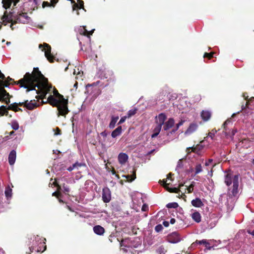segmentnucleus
I'll return each instance as SVG.
<instances>
[{
  "mask_svg": "<svg viewBox=\"0 0 254 254\" xmlns=\"http://www.w3.org/2000/svg\"><path fill=\"white\" fill-rule=\"evenodd\" d=\"M17 84L21 87L27 89V92L35 90V93L37 94L36 98L38 100L43 99L52 88L48 79L39 70L38 68H34L32 73L27 72L23 78L18 80Z\"/></svg>",
  "mask_w": 254,
  "mask_h": 254,
  "instance_id": "obj_1",
  "label": "nucleus"
},
{
  "mask_svg": "<svg viewBox=\"0 0 254 254\" xmlns=\"http://www.w3.org/2000/svg\"><path fill=\"white\" fill-rule=\"evenodd\" d=\"M53 93L55 97L51 95L48 98L47 101L53 106L57 107L59 116H65L68 112L67 100L65 99L56 89L54 90Z\"/></svg>",
  "mask_w": 254,
  "mask_h": 254,
  "instance_id": "obj_2",
  "label": "nucleus"
},
{
  "mask_svg": "<svg viewBox=\"0 0 254 254\" xmlns=\"http://www.w3.org/2000/svg\"><path fill=\"white\" fill-rule=\"evenodd\" d=\"M14 19L15 20V21L13 22L12 15L7 14V11H5L1 18L2 22H0V29H1L2 23L6 25L7 23L11 22V24L10 25V27L12 29H13V25L15 23L19 22L24 24L28 23L30 20V18L27 15L26 13H21L17 14L15 16H14Z\"/></svg>",
  "mask_w": 254,
  "mask_h": 254,
  "instance_id": "obj_3",
  "label": "nucleus"
},
{
  "mask_svg": "<svg viewBox=\"0 0 254 254\" xmlns=\"http://www.w3.org/2000/svg\"><path fill=\"white\" fill-rule=\"evenodd\" d=\"M239 175H234L228 173L225 176L224 182L227 186L233 184L232 189H229L228 195L229 197H236L238 194L239 190Z\"/></svg>",
  "mask_w": 254,
  "mask_h": 254,
  "instance_id": "obj_4",
  "label": "nucleus"
},
{
  "mask_svg": "<svg viewBox=\"0 0 254 254\" xmlns=\"http://www.w3.org/2000/svg\"><path fill=\"white\" fill-rule=\"evenodd\" d=\"M8 86V81L0 80V100L4 101L7 104L10 102L9 95L4 89Z\"/></svg>",
  "mask_w": 254,
  "mask_h": 254,
  "instance_id": "obj_5",
  "label": "nucleus"
},
{
  "mask_svg": "<svg viewBox=\"0 0 254 254\" xmlns=\"http://www.w3.org/2000/svg\"><path fill=\"white\" fill-rule=\"evenodd\" d=\"M39 48L41 49L42 51L45 53V56L47 58V60L50 62H53V57L51 55V47L47 44L44 43L43 45L40 44Z\"/></svg>",
  "mask_w": 254,
  "mask_h": 254,
  "instance_id": "obj_6",
  "label": "nucleus"
},
{
  "mask_svg": "<svg viewBox=\"0 0 254 254\" xmlns=\"http://www.w3.org/2000/svg\"><path fill=\"white\" fill-rule=\"evenodd\" d=\"M19 105H24L26 108L29 110H32L39 105L37 103V101L35 100H31L30 101L28 100L25 101L24 102L19 103Z\"/></svg>",
  "mask_w": 254,
  "mask_h": 254,
  "instance_id": "obj_7",
  "label": "nucleus"
},
{
  "mask_svg": "<svg viewBox=\"0 0 254 254\" xmlns=\"http://www.w3.org/2000/svg\"><path fill=\"white\" fill-rule=\"evenodd\" d=\"M102 199L104 202H109L111 199V191L108 188H105L102 190Z\"/></svg>",
  "mask_w": 254,
  "mask_h": 254,
  "instance_id": "obj_8",
  "label": "nucleus"
},
{
  "mask_svg": "<svg viewBox=\"0 0 254 254\" xmlns=\"http://www.w3.org/2000/svg\"><path fill=\"white\" fill-rule=\"evenodd\" d=\"M181 238L178 233L174 232L168 237V241L170 243H177L180 242Z\"/></svg>",
  "mask_w": 254,
  "mask_h": 254,
  "instance_id": "obj_9",
  "label": "nucleus"
},
{
  "mask_svg": "<svg viewBox=\"0 0 254 254\" xmlns=\"http://www.w3.org/2000/svg\"><path fill=\"white\" fill-rule=\"evenodd\" d=\"M169 181V179L168 178L166 181H163V185L165 188H166L167 190L171 192H176L178 193L179 192L181 191L180 189H181V187L184 186L183 184H181L179 185V188H170L167 186L170 184V182L168 183V181Z\"/></svg>",
  "mask_w": 254,
  "mask_h": 254,
  "instance_id": "obj_10",
  "label": "nucleus"
},
{
  "mask_svg": "<svg viewBox=\"0 0 254 254\" xmlns=\"http://www.w3.org/2000/svg\"><path fill=\"white\" fill-rule=\"evenodd\" d=\"M128 158L127 155L125 153H120L118 157L119 163L122 165L125 164L127 161Z\"/></svg>",
  "mask_w": 254,
  "mask_h": 254,
  "instance_id": "obj_11",
  "label": "nucleus"
},
{
  "mask_svg": "<svg viewBox=\"0 0 254 254\" xmlns=\"http://www.w3.org/2000/svg\"><path fill=\"white\" fill-rule=\"evenodd\" d=\"M166 119V116L165 114L161 113L156 117V123L157 125H160V126L162 127V126L164 124V122Z\"/></svg>",
  "mask_w": 254,
  "mask_h": 254,
  "instance_id": "obj_12",
  "label": "nucleus"
},
{
  "mask_svg": "<svg viewBox=\"0 0 254 254\" xmlns=\"http://www.w3.org/2000/svg\"><path fill=\"white\" fill-rule=\"evenodd\" d=\"M198 126L195 123L191 124L187 130L185 131V134L187 135L190 134L194 132L197 128Z\"/></svg>",
  "mask_w": 254,
  "mask_h": 254,
  "instance_id": "obj_13",
  "label": "nucleus"
},
{
  "mask_svg": "<svg viewBox=\"0 0 254 254\" xmlns=\"http://www.w3.org/2000/svg\"><path fill=\"white\" fill-rule=\"evenodd\" d=\"M16 151L14 150H12L8 156V162L10 165H13L16 160Z\"/></svg>",
  "mask_w": 254,
  "mask_h": 254,
  "instance_id": "obj_14",
  "label": "nucleus"
},
{
  "mask_svg": "<svg viewBox=\"0 0 254 254\" xmlns=\"http://www.w3.org/2000/svg\"><path fill=\"white\" fill-rule=\"evenodd\" d=\"M196 244H203L208 250H210L211 247L210 246V244L206 240H202L201 241L196 240L194 243L192 244V246H195Z\"/></svg>",
  "mask_w": 254,
  "mask_h": 254,
  "instance_id": "obj_15",
  "label": "nucleus"
},
{
  "mask_svg": "<svg viewBox=\"0 0 254 254\" xmlns=\"http://www.w3.org/2000/svg\"><path fill=\"white\" fill-rule=\"evenodd\" d=\"M211 116V113L210 111L207 110H203L201 113V117L202 119L206 122L208 121Z\"/></svg>",
  "mask_w": 254,
  "mask_h": 254,
  "instance_id": "obj_16",
  "label": "nucleus"
},
{
  "mask_svg": "<svg viewBox=\"0 0 254 254\" xmlns=\"http://www.w3.org/2000/svg\"><path fill=\"white\" fill-rule=\"evenodd\" d=\"M19 1V0H2V3L3 4V7L5 9L9 8L11 5V3L14 2V5H15L16 3Z\"/></svg>",
  "mask_w": 254,
  "mask_h": 254,
  "instance_id": "obj_17",
  "label": "nucleus"
},
{
  "mask_svg": "<svg viewBox=\"0 0 254 254\" xmlns=\"http://www.w3.org/2000/svg\"><path fill=\"white\" fill-rule=\"evenodd\" d=\"M93 231L97 235H102L105 232V229L103 227L97 225L93 227Z\"/></svg>",
  "mask_w": 254,
  "mask_h": 254,
  "instance_id": "obj_18",
  "label": "nucleus"
},
{
  "mask_svg": "<svg viewBox=\"0 0 254 254\" xmlns=\"http://www.w3.org/2000/svg\"><path fill=\"white\" fill-rule=\"evenodd\" d=\"M191 204L195 207H201L203 205V203L199 198H196L193 199L191 201Z\"/></svg>",
  "mask_w": 254,
  "mask_h": 254,
  "instance_id": "obj_19",
  "label": "nucleus"
},
{
  "mask_svg": "<svg viewBox=\"0 0 254 254\" xmlns=\"http://www.w3.org/2000/svg\"><path fill=\"white\" fill-rule=\"evenodd\" d=\"M175 122L174 120L173 119H169L167 122H166L164 124V126L163 127V128L164 130H167L172 127L174 125Z\"/></svg>",
  "mask_w": 254,
  "mask_h": 254,
  "instance_id": "obj_20",
  "label": "nucleus"
},
{
  "mask_svg": "<svg viewBox=\"0 0 254 254\" xmlns=\"http://www.w3.org/2000/svg\"><path fill=\"white\" fill-rule=\"evenodd\" d=\"M192 219L197 223H199L201 221V215L198 212H194L191 214Z\"/></svg>",
  "mask_w": 254,
  "mask_h": 254,
  "instance_id": "obj_21",
  "label": "nucleus"
},
{
  "mask_svg": "<svg viewBox=\"0 0 254 254\" xmlns=\"http://www.w3.org/2000/svg\"><path fill=\"white\" fill-rule=\"evenodd\" d=\"M122 127L119 126L116 128L114 131H112L111 135L112 137L115 138L117 136L120 135L122 133Z\"/></svg>",
  "mask_w": 254,
  "mask_h": 254,
  "instance_id": "obj_22",
  "label": "nucleus"
},
{
  "mask_svg": "<svg viewBox=\"0 0 254 254\" xmlns=\"http://www.w3.org/2000/svg\"><path fill=\"white\" fill-rule=\"evenodd\" d=\"M161 126L160 125H156V126L154 127L153 130V133L151 135L152 138H154L156 137L160 132L161 129Z\"/></svg>",
  "mask_w": 254,
  "mask_h": 254,
  "instance_id": "obj_23",
  "label": "nucleus"
},
{
  "mask_svg": "<svg viewBox=\"0 0 254 254\" xmlns=\"http://www.w3.org/2000/svg\"><path fill=\"white\" fill-rule=\"evenodd\" d=\"M5 196L7 198H10L12 196V189L9 186L6 187L4 191Z\"/></svg>",
  "mask_w": 254,
  "mask_h": 254,
  "instance_id": "obj_24",
  "label": "nucleus"
},
{
  "mask_svg": "<svg viewBox=\"0 0 254 254\" xmlns=\"http://www.w3.org/2000/svg\"><path fill=\"white\" fill-rule=\"evenodd\" d=\"M119 119V117H112L111 121L109 124V127L111 128H113L115 127L116 123Z\"/></svg>",
  "mask_w": 254,
  "mask_h": 254,
  "instance_id": "obj_25",
  "label": "nucleus"
},
{
  "mask_svg": "<svg viewBox=\"0 0 254 254\" xmlns=\"http://www.w3.org/2000/svg\"><path fill=\"white\" fill-rule=\"evenodd\" d=\"M78 3H75L73 6V10H75L76 8H81L83 7V1L80 0H76Z\"/></svg>",
  "mask_w": 254,
  "mask_h": 254,
  "instance_id": "obj_26",
  "label": "nucleus"
},
{
  "mask_svg": "<svg viewBox=\"0 0 254 254\" xmlns=\"http://www.w3.org/2000/svg\"><path fill=\"white\" fill-rule=\"evenodd\" d=\"M93 31L94 30L89 32L84 27H83L80 29V31L79 32L81 34L84 35H87V34L92 35L93 32Z\"/></svg>",
  "mask_w": 254,
  "mask_h": 254,
  "instance_id": "obj_27",
  "label": "nucleus"
},
{
  "mask_svg": "<svg viewBox=\"0 0 254 254\" xmlns=\"http://www.w3.org/2000/svg\"><path fill=\"white\" fill-rule=\"evenodd\" d=\"M129 182H132L136 178V174L135 171H133L130 175H127L125 176Z\"/></svg>",
  "mask_w": 254,
  "mask_h": 254,
  "instance_id": "obj_28",
  "label": "nucleus"
},
{
  "mask_svg": "<svg viewBox=\"0 0 254 254\" xmlns=\"http://www.w3.org/2000/svg\"><path fill=\"white\" fill-rule=\"evenodd\" d=\"M202 171V168L200 164H197L195 167V174H197Z\"/></svg>",
  "mask_w": 254,
  "mask_h": 254,
  "instance_id": "obj_29",
  "label": "nucleus"
},
{
  "mask_svg": "<svg viewBox=\"0 0 254 254\" xmlns=\"http://www.w3.org/2000/svg\"><path fill=\"white\" fill-rule=\"evenodd\" d=\"M136 111L137 109L136 108H134L133 109L129 110L127 114V118H129L131 116L134 115L136 114Z\"/></svg>",
  "mask_w": 254,
  "mask_h": 254,
  "instance_id": "obj_30",
  "label": "nucleus"
},
{
  "mask_svg": "<svg viewBox=\"0 0 254 254\" xmlns=\"http://www.w3.org/2000/svg\"><path fill=\"white\" fill-rule=\"evenodd\" d=\"M178 204L177 202H172V203H169L167 204L166 206L167 207L169 208H176L178 207Z\"/></svg>",
  "mask_w": 254,
  "mask_h": 254,
  "instance_id": "obj_31",
  "label": "nucleus"
},
{
  "mask_svg": "<svg viewBox=\"0 0 254 254\" xmlns=\"http://www.w3.org/2000/svg\"><path fill=\"white\" fill-rule=\"evenodd\" d=\"M216 132V130H212L211 132L208 133V136L205 138V139L208 138H210L211 139H213Z\"/></svg>",
  "mask_w": 254,
  "mask_h": 254,
  "instance_id": "obj_32",
  "label": "nucleus"
},
{
  "mask_svg": "<svg viewBox=\"0 0 254 254\" xmlns=\"http://www.w3.org/2000/svg\"><path fill=\"white\" fill-rule=\"evenodd\" d=\"M183 167V161L182 159H180L179 161L178 162L177 165L176 167V170H178V171H179L180 169H182Z\"/></svg>",
  "mask_w": 254,
  "mask_h": 254,
  "instance_id": "obj_33",
  "label": "nucleus"
},
{
  "mask_svg": "<svg viewBox=\"0 0 254 254\" xmlns=\"http://www.w3.org/2000/svg\"><path fill=\"white\" fill-rule=\"evenodd\" d=\"M11 127L14 130H17L19 128V125L16 121H13L11 123Z\"/></svg>",
  "mask_w": 254,
  "mask_h": 254,
  "instance_id": "obj_34",
  "label": "nucleus"
},
{
  "mask_svg": "<svg viewBox=\"0 0 254 254\" xmlns=\"http://www.w3.org/2000/svg\"><path fill=\"white\" fill-rule=\"evenodd\" d=\"M77 70L78 71H76V70L75 69H74V71L73 72V73L74 74H76L77 76L76 77V79H78L80 77H81L82 76V74H83V72H80V71H79V69H77Z\"/></svg>",
  "mask_w": 254,
  "mask_h": 254,
  "instance_id": "obj_35",
  "label": "nucleus"
},
{
  "mask_svg": "<svg viewBox=\"0 0 254 254\" xmlns=\"http://www.w3.org/2000/svg\"><path fill=\"white\" fill-rule=\"evenodd\" d=\"M194 187V182H192L189 187H187L186 190H187L188 193H190L193 191ZM186 190H185V192Z\"/></svg>",
  "mask_w": 254,
  "mask_h": 254,
  "instance_id": "obj_36",
  "label": "nucleus"
},
{
  "mask_svg": "<svg viewBox=\"0 0 254 254\" xmlns=\"http://www.w3.org/2000/svg\"><path fill=\"white\" fill-rule=\"evenodd\" d=\"M7 111L6 110V108L4 106H1L0 107V114L1 116L4 115L5 113H7Z\"/></svg>",
  "mask_w": 254,
  "mask_h": 254,
  "instance_id": "obj_37",
  "label": "nucleus"
},
{
  "mask_svg": "<svg viewBox=\"0 0 254 254\" xmlns=\"http://www.w3.org/2000/svg\"><path fill=\"white\" fill-rule=\"evenodd\" d=\"M231 123V119H228L223 124V127L224 129L225 130V131H226V126Z\"/></svg>",
  "mask_w": 254,
  "mask_h": 254,
  "instance_id": "obj_38",
  "label": "nucleus"
},
{
  "mask_svg": "<svg viewBox=\"0 0 254 254\" xmlns=\"http://www.w3.org/2000/svg\"><path fill=\"white\" fill-rule=\"evenodd\" d=\"M196 150V147H189L187 149V152L188 153H190L191 151L195 152Z\"/></svg>",
  "mask_w": 254,
  "mask_h": 254,
  "instance_id": "obj_39",
  "label": "nucleus"
},
{
  "mask_svg": "<svg viewBox=\"0 0 254 254\" xmlns=\"http://www.w3.org/2000/svg\"><path fill=\"white\" fill-rule=\"evenodd\" d=\"M45 239L41 240V242L39 243V244L41 245L42 246L44 247V249L42 251V252L44 251L46 249V246L45 245V243L44 241H45Z\"/></svg>",
  "mask_w": 254,
  "mask_h": 254,
  "instance_id": "obj_40",
  "label": "nucleus"
},
{
  "mask_svg": "<svg viewBox=\"0 0 254 254\" xmlns=\"http://www.w3.org/2000/svg\"><path fill=\"white\" fill-rule=\"evenodd\" d=\"M53 131H55V135H58L61 134V130L59 128L57 127L56 129H53Z\"/></svg>",
  "mask_w": 254,
  "mask_h": 254,
  "instance_id": "obj_41",
  "label": "nucleus"
},
{
  "mask_svg": "<svg viewBox=\"0 0 254 254\" xmlns=\"http://www.w3.org/2000/svg\"><path fill=\"white\" fill-rule=\"evenodd\" d=\"M73 165H74L75 168H77V169H78L79 167H80L82 166L85 165V164L83 163H79L78 162H76L75 163L73 164Z\"/></svg>",
  "mask_w": 254,
  "mask_h": 254,
  "instance_id": "obj_42",
  "label": "nucleus"
},
{
  "mask_svg": "<svg viewBox=\"0 0 254 254\" xmlns=\"http://www.w3.org/2000/svg\"><path fill=\"white\" fill-rule=\"evenodd\" d=\"M127 118V116H124V117H122L121 119H120L118 124H122L123 123H124L125 122V121L126 120Z\"/></svg>",
  "mask_w": 254,
  "mask_h": 254,
  "instance_id": "obj_43",
  "label": "nucleus"
},
{
  "mask_svg": "<svg viewBox=\"0 0 254 254\" xmlns=\"http://www.w3.org/2000/svg\"><path fill=\"white\" fill-rule=\"evenodd\" d=\"M63 189H64V192L65 193H68L69 192V188L66 185H65L64 184V185L63 186Z\"/></svg>",
  "mask_w": 254,
  "mask_h": 254,
  "instance_id": "obj_44",
  "label": "nucleus"
},
{
  "mask_svg": "<svg viewBox=\"0 0 254 254\" xmlns=\"http://www.w3.org/2000/svg\"><path fill=\"white\" fill-rule=\"evenodd\" d=\"M157 252L160 254H165V250H164V249L162 247H160L158 250H157Z\"/></svg>",
  "mask_w": 254,
  "mask_h": 254,
  "instance_id": "obj_45",
  "label": "nucleus"
},
{
  "mask_svg": "<svg viewBox=\"0 0 254 254\" xmlns=\"http://www.w3.org/2000/svg\"><path fill=\"white\" fill-rule=\"evenodd\" d=\"M51 5V3L47 1H44L42 3L43 7H45L46 6H50Z\"/></svg>",
  "mask_w": 254,
  "mask_h": 254,
  "instance_id": "obj_46",
  "label": "nucleus"
},
{
  "mask_svg": "<svg viewBox=\"0 0 254 254\" xmlns=\"http://www.w3.org/2000/svg\"><path fill=\"white\" fill-rule=\"evenodd\" d=\"M212 56H213V53L208 54V53H205L204 55V58L208 57L209 59H210L211 58H212Z\"/></svg>",
  "mask_w": 254,
  "mask_h": 254,
  "instance_id": "obj_47",
  "label": "nucleus"
},
{
  "mask_svg": "<svg viewBox=\"0 0 254 254\" xmlns=\"http://www.w3.org/2000/svg\"><path fill=\"white\" fill-rule=\"evenodd\" d=\"M213 162V159H209L208 160V161H207L206 162H205V166H209L211 163L212 162Z\"/></svg>",
  "mask_w": 254,
  "mask_h": 254,
  "instance_id": "obj_48",
  "label": "nucleus"
},
{
  "mask_svg": "<svg viewBox=\"0 0 254 254\" xmlns=\"http://www.w3.org/2000/svg\"><path fill=\"white\" fill-rule=\"evenodd\" d=\"M10 107H11V109H12V110H13L15 111H17L19 109L17 108V107H16V105H11Z\"/></svg>",
  "mask_w": 254,
  "mask_h": 254,
  "instance_id": "obj_49",
  "label": "nucleus"
},
{
  "mask_svg": "<svg viewBox=\"0 0 254 254\" xmlns=\"http://www.w3.org/2000/svg\"><path fill=\"white\" fill-rule=\"evenodd\" d=\"M148 209V206L146 204H143L142 207V210L146 211Z\"/></svg>",
  "mask_w": 254,
  "mask_h": 254,
  "instance_id": "obj_50",
  "label": "nucleus"
},
{
  "mask_svg": "<svg viewBox=\"0 0 254 254\" xmlns=\"http://www.w3.org/2000/svg\"><path fill=\"white\" fill-rule=\"evenodd\" d=\"M30 251L31 252H33L34 250L36 251V252H40L42 251V250L40 249H39V248H37V249H35L34 247L33 248H30Z\"/></svg>",
  "mask_w": 254,
  "mask_h": 254,
  "instance_id": "obj_51",
  "label": "nucleus"
},
{
  "mask_svg": "<svg viewBox=\"0 0 254 254\" xmlns=\"http://www.w3.org/2000/svg\"><path fill=\"white\" fill-rule=\"evenodd\" d=\"M101 136H102L103 137H106L108 135V133L106 131H103L101 133Z\"/></svg>",
  "mask_w": 254,
  "mask_h": 254,
  "instance_id": "obj_52",
  "label": "nucleus"
},
{
  "mask_svg": "<svg viewBox=\"0 0 254 254\" xmlns=\"http://www.w3.org/2000/svg\"><path fill=\"white\" fill-rule=\"evenodd\" d=\"M184 122V121H181L178 124H177V128L179 127L180 126H182Z\"/></svg>",
  "mask_w": 254,
  "mask_h": 254,
  "instance_id": "obj_53",
  "label": "nucleus"
},
{
  "mask_svg": "<svg viewBox=\"0 0 254 254\" xmlns=\"http://www.w3.org/2000/svg\"><path fill=\"white\" fill-rule=\"evenodd\" d=\"M58 2V0H52L51 3L53 6H54Z\"/></svg>",
  "mask_w": 254,
  "mask_h": 254,
  "instance_id": "obj_54",
  "label": "nucleus"
},
{
  "mask_svg": "<svg viewBox=\"0 0 254 254\" xmlns=\"http://www.w3.org/2000/svg\"><path fill=\"white\" fill-rule=\"evenodd\" d=\"M75 168L74 165L73 164L72 166H70L69 167H68L67 168V170L69 171H71L72 170H73Z\"/></svg>",
  "mask_w": 254,
  "mask_h": 254,
  "instance_id": "obj_55",
  "label": "nucleus"
},
{
  "mask_svg": "<svg viewBox=\"0 0 254 254\" xmlns=\"http://www.w3.org/2000/svg\"><path fill=\"white\" fill-rule=\"evenodd\" d=\"M237 132V129H233L231 132V137H233L235 133Z\"/></svg>",
  "mask_w": 254,
  "mask_h": 254,
  "instance_id": "obj_56",
  "label": "nucleus"
},
{
  "mask_svg": "<svg viewBox=\"0 0 254 254\" xmlns=\"http://www.w3.org/2000/svg\"><path fill=\"white\" fill-rule=\"evenodd\" d=\"M163 225H164V226H165V227H168V226H169V222H168V221H164V222H163Z\"/></svg>",
  "mask_w": 254,
  "mask_h": 254,
  "instance_id": "obj_57",
  "label": "nucleus"
},
{
  "mask_svg": "<svg viewBox=\"0 0 254 254\" xmlns=\"http://www.w3.org/2000/svg\"><path fill=\"white\" fill-rule=\"evenodd\" d=\"M52 195L53 196H56L57 197H59V193L56 192V191H55V192L53 193Z\"/></svg>",
  "mask_w": 254,
  "mask_h": 254,
  "instance_id": "obj_58",
  "label": "nucleus"
},
{
  "mask_svg": "<svg viewBox=\"0 0 254 254\" xmlns=\"http://www.w3.org/2000/svg\"><path fill=\"white\" fill-rule=\"evenodd\" d=\"M175 219L174 218H172L171 220H170V223L172 224H173L175 223Z\"/></svg>",
  "mask_w": 254,
  "mask_h": 254,
  "instance_id": "obj_59",
  "label": "nucleus"
},
{
  "mask_svg": "<svg viewBox=\"0 0 254 254\" xmlns=\"http://www.w3.org/2000/svg\"><path fill=\"white\" fill-rule=\"evenodd\" d=\"M248 232L251 234L252 235L254 236V230L253 231H252V232L250 231V230H248Z\"/></svg>",
  "mask_w": 254,
  "mask_h": 254,
  "instance_id": "obj_60",
  "label": "nucleus"
},
{
  "mask_svg": "<svg viewBox=\"0 0 254 254\" xmlns=\"http://www.w3.org/2000/svg\"><path fill=\"white\" fill-rule=\"evenodd\" d=\"M160 228H161V226H159V225H158V226H156V227H155V230H156V231H159V229Z\"/></svg>",
  "mask_w": 254,
  "mask_h": 254,
  "instance_id": "obj_61",
  "label": "nucleus"
},
{
  "mask_svg": "<svg viewBox=\"0 0 254 254\" xmlns=\"http://www.w3.org/2000/svg\"><path fill=\"white\" fill-rule=\"evenodd\" d=\"M34 2L35 3V4L38 5L39 3L40 0H33Z\"/></svg>",
  "mask_w": 254,
  "mask_h": 254,
  "instance_id": "obj_62",
  "label": "nucleus"
},
{
  "mask_svg": "<svg viewBox=\"0 0 254 254\" xmlns=\"http://www.w3.org/2000/svg\"><path fill=\"white\" fill-rule=\"evenodd\" d=\"M243 97L245 99H247L248 97V96L247 95V94L246 93H244Z\"/></svg>",
  "mask_w": 254,
  "mask_h": 254,
  "instance_id": "obj_63",
  "label": "nucleus"
},
{
  "mask_svg": "<svg viewBox=\"0 0 254 254\" xmlns=\"http://www.w3.org/2000/svg\"><path fill=\"white\" fill-rule=\"evenodd\" d=\"M205 140H203L200 142V144L198 146V147H199V146H202V144L204 143Z\"/></svg>",
  "mask_w": 254,
  "mask_h": 254,
  "instance_id": "obj_64",
  "label": "nucleus"
}]
</instances>
